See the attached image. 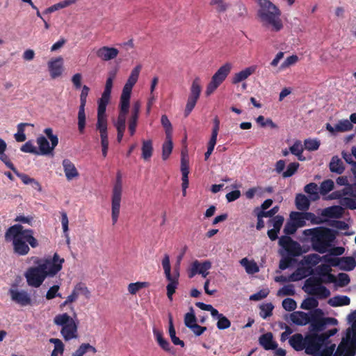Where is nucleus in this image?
<instances>
[{"instance_id": "1", "label": "nucleus", "mask_w": 356, "mask_h": 356, "mask_svg": "<svg viewBox=\"0 0 356 356\" xmlns=\"http://www.w3.org/2000/svg\"><path fill=\"white\" fill-rule=\"evenodd\" d=\"M6 241H12L13 251L19 256H24L30 251L29 245L35 248L39 245L38 241L34 237V231L26 229L20 224L10 226L5 233Z\"/></svg>"}, {"instance_id": "2", "label": "nucleus", "mask_w": 356, "mask_h": 356, "mask_svg": "<svg viewBox=\"0 0 356 356\" xmlns=\"http://www.w3.org/2000/svg\"><path fill=\"white\" fill-rule=\"evenodd\" d=\"M258 8L257 19L264 28L270 29L273 31H279L282 27L280 18L281 10L270 0H255Z\"/></svg>"}, {"instance_id": "3", "label": "nucleus", "mask_w": 356, "mask_h": 356, "mask_svg": "<svg viewBox=\"0 0 356 356\" xmlns=\"http://www.w3.org/2000/svg\"><path fill=\"white\" fill-rule=\"evenodd\" d=\"M111 93V73L107 77L105 90L102 97L98 100L97 129L99 130L101 137L102 156H107L108 149V139L107 133V120L106 116V106L108 103Z\"/></svg>"}, {"instance_id": "4", "label": "nucleus", "mask_w": 356, "mask_h": 356, "mask_svg": "<svg viewBox=\"0 0 356 356\" xmlns=\"http://www.w3.org/2000/svg\"><path fill=\"white\" fill-rule=\"evenodd\" d=\"M302 234L305 236H310L312 248L321 254L326 252L335 239L332 230L323 227L305 229Z\"/></svg>"}, {"instance_id": "5", "label": "nucleus", "mask_w": 356, "mask_h": 356, "mask_svg": "<svg viewBox=\"0 0 356 356\" xmlns=\"http://www.w3.org/2000/svg\"><path fill=\"white\" fill-rule=\"evenodd\" d=\"M141 68V65H138L131 70V74L122 89L119 108L129 110L132 88L138 81Z\"/></svg>"}, {"instance_id": "6", "label": "nucleus", "mask_w": 356, "mask_h": 356, "mask_svg": "<svg viewBox=\"0 0 356 356\" xmlns=\"http://www.w3.org/2000/svg\"><path fill=\"white\" fill-rule=\"evenodd\" d=\"M54 322L56 325L62 326L60 333L65 341L76 337L77 325L67 313L56 315Z\"/></svg>"}, {"instance_id": "7", "label": "nucleus", "mask_w": 356, "mask_h": 356, "mask_svg": "<svg viewBox=\"0 0 356 356\" xmlns=\"http://www.w3.org/2000/svg\"><path fill=\"white\" fill-rule=\"evenodd\" d=\"M232 65L226 63L222 65L212 76L211 81L208 83L205 91L207 96H210L225 80L232 70Z\"/></svg>"}, {"instance_id": "8", "label": "nucleus", "mask_w": 356, "mask_h": 356, "mask_svg": "<svg viewBox=\"0 0 356 356\" xmlns=\"http://www.w3.org/2000/svg\"><path fill=\"white\" fill-rule=\"evenodd\" d=\"M44 133L50 140L51 146L47 139L43 136L38 137L36 141L39 147V154L47 155L51 154L55 147L58 145V138L56 135L53 134V130L51 128H46L44 130Z\"/></svg>"}, {"instance_id": "9", "label": "nucleus", "mask_w": 356, "mask_h": 356, "mask_svg": "<svg viewBox=\"0 0 356 356\" xmlns=\"http://www.w3.org/2000/svg\"><path fill=\"white\" fill-rule=\"evenodd\" d=\"M322 281L317 277H309L305 281L306 291L309 294L325 298L330 296V291L321 285Z\"/></svg>"}, {"instance_id": "10", "label": "nucleus", "mask_w": 356, "mask_h": 356, "mask_svg": "<svg viewBox=\"0 0 356 356\" xmlns=\"http://www.w3.org/2000/svg\"><path fill=\"white\" fill-rule=\"evenodd\" d=\"M201 90V81L200 77L197 76L193 79L190 88V95L184 111L185 116H188L194 108L200 96Z\"/></svg>"}, {"instance_id": "11", "label": "nucleus", "mask_w": 356, "mask_h": 356, "mask_svg": "<svg viewBox=\"0 0 356 356\" xmlns=\"http://www.w3.org/2000/svg\"><path fill=\"white\" fill-rule=\"evenodd\" d=\"M64 261V259H60L57 253H54L52 259H46L40 264V266L46 274V277L54 276L62 269Z\"/></svg>"}, {"instance_id": "12", "label": "nucleus", "mask_w": 356, "mask_h": 356, "mask_svg": "<svg viewBox=\"0 0 356 356\" xmlns=\"http://www.w3.org/2000/svg\"><path fill=\"white\" fill-rule=\"evenodd\" d=\"M27 283L29 286L39 287L46 278V274L40 265L37 267H31L25 274Z\"/></svg>"}, {"instance_id": "13", "label": "nucleus", "mask_w": 356, "mask_h": 356, "mask_svg": "<svg viewBox=\"0 0 356 356\" xmlns=\"http://www.w3.org/2000/svg\"><path fill=\"white\" fill-rule=\"evenodd\" d=\"M325 341L323 335L312 334L306 337L305 353L308 355H315L319 352Z\"/></svg>"}, {"instance_id": "14", "label": "nucleus", "mask_w": 356, "mask_h": 356, "mask_svg": "<svg viewBox=\"0 0 356 356\" xmlns=\"http://www.w3.org/2000/svg\"><path fill=\"white\" fill-rule=\"evenodd\" d=\"M324 261L329 263L332 266H339L344 270H351L356 266V261L352 257H346L341 258H332L328 255L323 257Z\"/></svg>"}, {"instance_id": "15", "label": "nucleus", "mask_w": 356, "mask_h": 356, "mask_svg": "<svg viewBox=\"0 0 356 356\" xmlns=\"http://www.w3.org/2000/svg\"><path fill=\"white\" fill-rule=\"evenodd\" d=\"M122 194V177L120 172L117 173L116 180L113 187V213L120 214V202Z\"/></svg>"}, {"instance_id": "16", "label": "nucleus", "mask_w": 356, "mask_h": 356, "mask_svg": "<svg viewBox=\"0 0 356 356\" xmlns=\"http://www.w3.org/2000/svg\"><path fill=\"white\" fill-rule=\"evenodd\" d=\"M321 309H316L311 314V327L313 331H322L327 324H335L337 320L333 318H318L317 316L321 315Z\"/></svg>"}, {"instance_id": "17", "label": "nucleus", "mask_w": 356, "mask_h": 356, "mask_svg": "<svg viewBox=\"0 0 356 356\" xmlns=\"http://www.w3.org/2000/svg\"><path fill=\"white\" fill-rule=\"evenodd\" d=\"M279 245L282 246L291 256H299L302 254L300 245L293 241L290 236H283L279 239Z\"/></svg>"}, {"instance_id": "18", "label": "nucleus", "mask_w": 356, "mask_h": 356, "mask_svg": "<svg viewBox=\"0 0 356 356\" xmlns=\"http://www.w3.org/2000/svg\"><path fill=\"white\" fill-rule=\"evenodd\" d=\"M211 268V262L210 261H204L200 263L195 260L191 264L189 272V277H194L196 274L201 275L203 277H206L209 275V270Z\"/></svg>"}, {"instance_id": "19", "label": "nucleus", "mask_w": 356, "mask_h": 356, "mask_svg": "<svg viewBox=\"0 0 356 356\" xmlns=\"http://www.w3.org/2000/svg\"><path fill=\"white\" fill-rule=\"evenodd\" d=\"M326 129L331 134H336L341 132H346L351 131L353 128V124L347 119L339 120L334 127H332L330 124H326Z\"/></svg>"}, {"instance_id": "20", "label": "nucleus", "mask_w": 356, "mask_h": 356, "mask_svg": "<svg viewBox=\"0 0 356 356\" xmlns=\"http://www.w3.org/2000/svg\"><path fill=\"white\" fill-rule=\"evenodd\" d=\"M129 110L119 108V114L115 124L118 131L117 140L120 143L123 137V134L126 128L127 116Z\"/></svg>"}, {"instance_id": "21", "label": "nucleus", "mask_w": 356, "mask_h": 356, "mask_svg": "<svg viewBox=\"0 0 356 356\" xmlns=\"http://www.w3.org/2000/svg\"><path fill=\"white\" fill-rule=\"evenodd\" d=\"M350 188L349 187L343 188L341 191H336L333 193L336 197L341 198L340 203L341 205L350 209H356V200L350 197H343L350 194Z\"/></svg>"}, {"instance_id": "22", "label": "nucleus", "mask_w": 356, "mask_h": 356, "mask_svg": "<svg viewBox=\"0 0 356 356\" xmlns=\"http://www.w3.org/2000/svg\"><path fill=\"white\" fill-rule=\"evenodd\" d=\"M12 300L20 305L21 306H26L31 305V299L27 292L24 291H19L15 289L9 291Z\"/></svg>"}, {"instance_id": "23", "label": "nucleus", "mask_w": 356, "mask_h": 356, "mask_svg": "<svg viewBox=\"0 0 356 356\" xmlns=\"http://www.w3.org/2000/svg\"><path fill=\"white\" fill-rule=\"evenodd\" d=\"M63 59L62 57H58L49 61L48 68L52 79H56L61 75L63 72Z\"/></svg>"}, {"instance_id": "24", "label": "nucleus", "mask_w": 356, "mask_h": 356, "mask_svg": "<svg viewBox=\"0 0 356 356\" xmlns=\"http://www.w3.org/2000/svg\"><path fill=\"white\" fill-rule=\"evenodd\" d=\"M257 69V65H251L236 73L232 77V83L236 84L247 79L250 75L253 74L256 72Z\"/></svg>"}, {"instance_id": "25", "label": "nucleus", "mask_w": 356, "mask_h": 356, "mask_svg": "<svg viewBox=\"0 0 356 356\" xmlns=\"http://www.w3.org/2000/svg\"><path fill=\"white\" fill-rule=\"evenodd\" d=\"M63 166L66 179L68 181L72 180L79 176L74 164L69 159H66L63 161Z\"/></svg>"}, {"instance_id": "26", "label": "nucleus", "mask_w": 356, "mask_h": 356, "mask_svg": "<svg viewBox=\"0 0 356 356\" xmlns=\"http://www.w3.org/2000/svg\"><path fill=\"white\" fill-rule=\"evenodd\" d=\"M311 314L303 312H294L290 315L291 321L296 325H305L311 321Z\"/></svg>"}, {"instance_id": "27", "label": "nucleus", "mask_w": 356, "mask_h": 356, "mask_svg": "<svg viewBox=\"0 0 356 356\" xmlns=\"http://www.w3.org/2000/svg\"><path fill=\"white\" fill-rule=\"evenodd\" d=\"M289 343L294 350L300 351L305 348L306 337L303 338L301 334L297 333L289 338Z\"/></svg>"}, {"instance_id": "28", "label": "nucleus", "mask_w": 356, "mask_h": 356, "mask_svg": "<svg viewBox=\"0 0 356 356\" xmlns=\"http://www.w3.org/2000/svg\"><path fill=\"white\" fill-rule=\"evenodd\" d=\"M259 343L265 350H275L277 348V343L273 341V334L267 332L259 337Z\"/></svg>"}, {"instance_id": "29", "label": "nucleus", "mask_w": 356, "mask_h": 356, "mask_svg": "<svg viewBox=\"0 0 356 356\" xmlns=\"http://www.w3.org/2000/svg\"><path fill=\"white\" fill-rule=\"evenodd\" d=\"M179 277V274L177 273H176L175 275H170V277H166L168 281L169 282L166 286L167 296L170 300H172V295L175 293V290L178 286Z\"/></svg>"}, {"instance_id": "30", "label": "nucleus", "mask_w": 356, "mask_h": 356, "mask_svg": "<svg viewBox=\"0 0 356 356\" xmlns=\"http://www.w3.org/2000/svg\"><path fill=\"white\" fill-rule=\"evenodd\" d=\"M77 0H64L62 1H60L56 4H54L53 6L47 8L44 12V14H48L51 13L53 12H55L56 10H58L62 8H65L66 7H68L71 6L72 4H74L76 2Z\"/></svg>"}, {"instance_id": "31", "label": "nucleus", "mask_w": 356, "mask_h": 356, "mask_svg": "<svg viewBox=\"0 0 356 356\" xmlns=\"http://www.w3.org/2000/svg\"><path fill=\"white\" fill-rule=\"evenodd\" d=\"M330 170L332 172L342 174L344 171V166L342 161L338 156H333L330 163Z\"/></svg>"}, {"instance_id": "32", "label": "nucleus", "mask_w": 356, "mask_h": 356, "mask_svg": "<svg viewBox=\"0 0 356 356\" xmlns=\"http://www.w3.org/2000/svg\"><path fill=\"white\" fill-rule=\"evenodd\" d=\"M350 298L346 296H336L328 300V304L332 307L348 305Z\"/></svg>"}, {"instance_id": "33", "label": "nucleus", "mask_w": 356, "mask_h": 356, "mask_svg": "<svg viewBox=\"0 0 356 356\" xmlns=\"http://www.w3.org/2000/svg\"><path fill=\"white\" fill-rule=\"evenodd\" d=\"M309 200L303 194H298L296 197V206L298 210L305 211L309 207Z\"/></svg>"}, {"instance_id": "34", "label": "nucleus", "mask_w": 356, "mask_h": 356, "mask_svg": "<svg viewBox=\"0 0 356 356\" xmlns=\"http://www.w3.org/2000/svg\"><path fill=\"white\" fill-rule=\"evenodd\" d=\"M240 264L243 266L248 273L254 274L259 272V268L256 262L249 261L247 258H243L240 261Z\"/></svg>"}, {"instance_id": "35", "label": "nucleus", "mask_w": 356, "mask_h": 356, "mask_svg": "<svg viewBox=\"0 0 356 356\" xmlns=\"http://www.w3.org/2000/svg\"><path fill=\"white\" fill-rule=\"evenodd\" d=\"M153 147L152 142L151 140H143L142 145V158L147 161L150 159L152 155Z\"/></svg>"}, {"instance_id": "36", "label": "nucleus", "mask_w": 356, "mask_h": 356, "mask_svg": "<svg viewBox=\"0 0 356 356\" xmlns=\"http://www.w3.org/2000/svg\"><path fill=\"white\" fill-rule=\"evenodd\" d=\"M7 149V144L0 138V160L8 168L13 166L9 156L5 153Z\"/></svg>"}, {"instance_id": "37", "label": "nucleus", "mask_w": 356, "mask_h": 356, "mask_svg": "<svg viewBox=\"0 0 356 356\" xmlns=\"http://www.w3.org/2000/svg\"><path fill=\"white\" fill-rule=\"evenodd\" d=\"M173 148L172 136H165V140L162 146V159L166 160L170 155Z\"/></svg>"}, {"instance_id": "38", "label": "nucleus", "mask_w": 356, "mask_h": 356, "mask_svg": "<svg viewBox=\"0 0 356 356\" xmlns=\"http://www.w3.org/2000/svg\"><path fill=\"white\" fill-rule=\"evenodd\" d=\"M303 150L304 146L300 140L295 141L293 145L289 148L290 152L296 156L300 161L305 160V158L302 156Z\"/></svg>"}, {"instance_id": "39", "label": "nucleus", "mask_w": 356, "mask_h": 356, "mask_svg": "<svg viewBox=\"0 0 356 356\" xmlns=\"http://www.w3.org/2000/svg\"><path fill=\"white\" fill-rule=\"evenodd\" d=\"M153 333H154V335L155 336L156 341H157L158 343L159 344V346L163 350H165L166 351H169L170 350V343L167 340H165L163 337L161 331H160L158 329L154 327L153 329Z\"/></svg>"}, {"instance_id": "40", "label": "nucleus", "mask_w": 356, "mask_h": 356, "mask_svg": "<svg viewBox=\"0 0 356 356\" xmlns=\"http://www.w3.org/2000/svg\"><path fill=\"white\" fill-rule=\"evenodd\" d=\"M51 343L54 344V349L51 353V356H58V354L62 355L64 352V344L59 339L51 338L49 339Z\"/></svg>"}, {"instance_id": "41", "label": "nucleus", "mask_w": 356, "mask_h": 356, "mask_svg": "<svg viewBox=\"0 0 356 356\" xmlns=\"http://www.w3.org/2000/svg\"><path fill=\"white\" fill-rule=\"evenodd\" d=\"M86 105L80 104L78 113V129L80 133H83L86 126Z\"/></svg>"}, {"instance_id": "42", "label": "nucleus", "mask_w": 356, "mask_h": 356, "mask_svg": "<svg viewBox=\"0 0 356 356\" xmlns=\"http://www.w3.org/2000/svg\"><path fill=\"white\" fill-rule=\"evenodd\" d=\"M304 191L305 193L310 195V198L312 200H316L319 198L318 193V186L315 183H310L307 184Z\"/></svg>"}, {"instance_id": "43", "label": "nucleus", "mask_w": 356, "mask_h": 356, "mask_svg": "<svg viewBox=\"0 0 356 356\" xmlns=\"http://www.w3.org/2000/svg\"><path fill=\"white\" fill-rule=\"evenodd\" d=\"M290 218L297 227H302L306 225V222L302 213L293 211L290 213Z\"/></svg>"}, {"instance_id": "44", "label": "nucleus", "mask_w": 356, "mask_h": 356, "mask_svg": "<svg viewBox=\"0 0 356 356\" xmlns=\"http://www.w3.org/2000/svg\"><path fill=\"white\" fill-rule=\"evenodd\" d=\"M150 284L147 282H137L135 283H130L128 286V291L131 295H135L138 291L142 289L149 287Z\"/></svg>"}, {"instance_id": "45", "label": "nucleus", "mask_w": 356, "mask_h": 356, "mask_svg": "<svg viewBox=\"0 0 356 356\" xmlns=\"http://www.w3.org/2000/svg\"><path fill=\"white\" fill-rule=\"evenodd\" d=\"M88 351H91L93 353H95L97 350L94 346L90 345L89 343H82L72 354V356H83Z\"/></svg>"}, {"instance_id": "46", "label": "nucleus", "mask_w": 356, "mask_h": 356, "mask_svg": "<svg viewBox=\"0 0 356 356\" xmlns=\"http://www.w3.org/2000/svg\"><path fill=\"white\" fill-rule=\"evenodd\" d=\"M195 305L201 309L202 310L209 311L211 312V316L213 318H219V316H221L222 314H220L217 309L213 307L211 305H207L201 302H196Z\"/></svg>"}, {"instance_id": "47", "label": "nucleus", "mask_w": 356, "mask_h": 356, "mask_svg": "<svg viewBox=\"0 0 356 356\" xmlns=\"http://www.w3.org/2000/svg\"><path fill=\"white\" fill-rule=\"evenodd\" d=\"M161 123L165 129V136H172V126L166 115H163L161 116Z\"/></svg>"}, {"instance_id": "48", "label": "nucleus", "mask_w": 356, "mask_h": 356, "mask_svg": "<svg viewBox=\"0 0 356 356\" xmlns=\"http://www.w3.org/2000/svg\"><path fill=\"white\" fill-rule=\"evenodd\" d=\"M24 184H31L33 181V178L30 177L28 175L19 172L13 163V166L8 167Z\"/></svg>"}, {"instance_id": "49", "label": "nucleus", "mask_w": 356, "mask_h": 356, "mask_svg": "<svg viewBox=\"0 0 356 356\" xmlns=\"http://www.w3.org/2000/svg\"><path fill=\"white\" fill-rule=\"evenodd\" d=\"M210 5L214 6L218 13H224L229 7V4L225 0H211Z\"/></svg>"}, {"instance_id": "50", "label": "nucleus", "mask_w": 356, "mask_h": 356, "mask_svg": "<svg viewBox=\"0 0 356 356\" xmlns=\"http://www.w3.org/2000/svg\"><path fill=\"white\" fill-rule=\"evenodd\" d=\"M350 333H348L347 338L346 339H343L342 341L340 343V344L338 346L335 353H334L333 356H342L346 349L347 348L348 346L349 345V339H350Z\"/></svg>"}, {"instance_id": "51", "label": "nucleus", "mask_w": 356, "mask_h": 356, "mask_svg": "<svg viewBox=\"0 0 356 356\" xmlns=\"http://www.w3.org/2000/svg\"><path fill=\"white\" fill-rule=\"evenodd\" d=\"M186 157V153L182 151L181 159V171L182 176H188L189 174V163Z\"/></svg>"}, {"instance_id": "52", "label": "nucleus", "mask_w": 356, "mask_h": 356, "mask_svg": "<svg viewBox=\"0 0 356 356\" xmlns=\"http://www.w3.org/2000/svg\"><path fill=\"white\" fill-rule=\"evenodd\" d=\"M318 305V302L314 298H307L303 300L300 307L303 309L309 310L316 308Z\"/></svg>"}, {"instance_id": "53", "label": "nucleus", "mask_w": 356, "mask_h": 356, "mask_svg": "<svg viewBox=\"0 0 356 356\" xmlns=\"http://www.w3.org/2000/svg\"><path fill=\"white\" fill-rule=\"evenodd\" d=\"M307 277L306 270L303 268H298L294 273L289 276L291 282L300 280Z\"/></svg>"}, {"instance_id": "54", "label": "nucleus", "mask_w": 356, "mask_h": 356, "mask_svg": "<svg viewBox=\"0 0 356 356\" xmlns=\"http://www.w3.org/2000/svg\"><path fill=\"white\" fill-rule=\"evenodd\" d=\"M274 307L272 303H266L260 306V316L263 318H266L272 315V311Z\"/></svg>"}, {"instance_id": "55", "label": "nucleus", "mask_w": 356, "mask_h": 356, "mask_svg": "<svg viewBox=\"0 0 356 356\" xmlns=\"http://www.w3.org/2000/svg\"><path fill=\"white\" fill-rule=\"evenodd\" d=\"M299 167V163L297 162H293L288 165L286 170L282 172V177L284 178L290 177L293 175Z\"/></svg>"}, {"instance_id": "56", "label": "nucleus", "mask_w": 356, "mask_h": 356, "mask_svg": "<svg viewBox=\"0 0 356 356\" xmlns=\"http://www.w3.org/2000/svg\"><path fill=\"white\" fill-rule=\"evenodd\" d=\"M191 312L186 313L184 316V324L189 329L193 326L194 324L197 323V318L192 308L191 309Z\"/></svg>"}, {"instance_id": "57", "label": "nucleus", "mask_w": 356, "mask_h": 356, "mask_svg": "<svg viewBox=\"0 0 356 356\" xmlns=\"http://www.w3.org/2000/svg\"><path fill=\"white\" fill-rule=\"evenodd\" d=\"M320 142L316 139H306L304 141V147L309 151H315L318 149Z\"/></svg>"}, {"instance_id": "58", "label": "nucleus", "mask_w": 356, "mask_h": 356, "mask_svg": "<svg viewBox=\"0 0 356 356\" xmlns=\"http://www.w3.org/2000/svg\"><path fill=\"white\" fill-rule=\"evenodd\" d=\"M334 188V181L331 179H327L323 181L320 186V193L325 195L331 191Z\"/></svg>"}, {"instance_id": "59", "label": "nucleus", "mask_w": 356, "mask_h": 356, "mask_svg": "<svg viewBox=\"0 0 356 356\" xmlns=\"http://www.w3.org/2000/svg\"><path fill=\"white\" fill-rule=\"evenodd\" d=\"M256 122L260 124L261 127H265L266 126L270 127L271 129H277V126L275 124L271 119L268 118L265 120L263 115H259L257 119Z\"/></svg>"}, {"instance_id": "60", "label": "nucleus", "mask_w": 356, "mask_h": 356, "mask_svg": "<svg viewBox=\"0 0 356 356\" xmlns=\"http://www.w3.org/2000/svg\"><path fill=\"white\" fill-rule=\"evenodd\" d=\"M97 56L104 60L111 59V47H104L100 48L97 53Z\"/></svg>"}, {"instance_id": "61", "label": "nucleus", "mask_w": 356, "mask_h": 356, "mask_svg": "<svg viewBox=\"0 0 356 356\" xmlns=\"http://www.w3.org/2000/svg\"><path fill=\"white\" fill-rule=\"evenodd\" d=\"M295 294V289L293 284L284 286L277 292V296H293Z\"/></svg>"}, {"instance_id": "62", "label": "nucleus", "mask_w": 356, "mask_h": 356, "mask_svg": "<svg viewBox=\"0 0 356 356\" xmlns=\"http://www.w3.org/2000/svg\"><path fill=\"white\" fill-rule=\"evenodd\" d=\"M219 318L217 322V327L219 330H225L227 328H229L231 325L230 321L223 314H221V316H219Z\"/></svg>"}, {"instance_id": "63", "label": "nucleus", "mask_w": 356, "mask_h": 356, "mask_svg": "<svg viewBox=\"0 0 356 356\" xmlns=\"http://www.w3.org/2000/svg\"><path fill=\"white\" fill-rule=\"evenodd\" d=\"M331 270L330 265L325 264L318 266L315 269L316 274L321 277L328 274Z\"/></svg>"}, {"instance_id": "64", "label": "nucleus", "mask_w": 356, "mask_h": 356, "mask_svg": "<svg viewBox=\"0 0 356 356\" xmlns=\"http://www.w3.org/2000/svg\"><path fill=\"white\" fill-rule=\"evenodd\" d=\"M282 307L286 311L291 312L296 308L297 305L293 299L288 298L282 301Z\"/></svg>"}]
</instances>
